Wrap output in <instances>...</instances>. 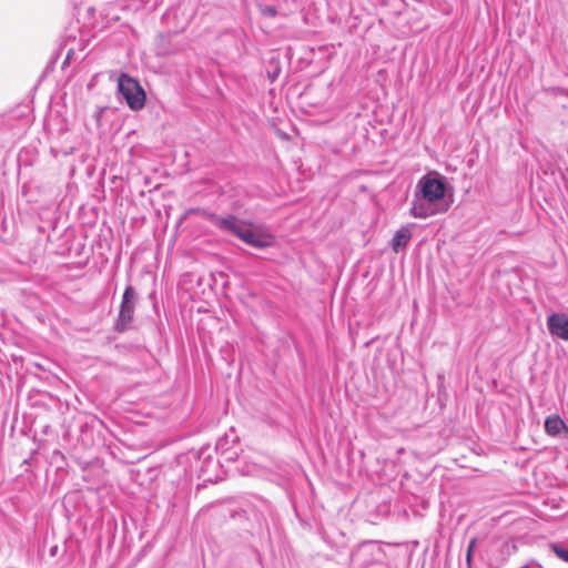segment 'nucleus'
I'll use <instances>...</instances> for the list:
<instances>
[{
  "mask_svg": "<svg viewBox=\"0 0 568 568\" xmlns=\"http://www.w3.org/2000/svg\"><path fill=\"white\" fill-rule=\"evenodd\" d=\"M447 184L438 173L426 174L416 184L409 213L415 219H427L446 213L453 196L446 195Z\"/></svg>",
  "mask_w": 568,
  "mask_h": 568,
  "instance_id": "1",
  "label": "nucleus"
},
{
  "mask_svg": "<svg viewBox=\"0 0 568 568\" xmlns=\"http://www.w3.org/2000/svg\"><path fill=\"white\" fill-rule=\"evenodd\" d=\"M209 220L220 230L234 234L251 246L265 248L271 246L274 242L273 236L262 227L254 226L253 224L239 220L233 215L219 216L211 214Z\"/></svg>",
  "mask_w": 568,
  "mask_h": 568,
  "instance_id": "2",
  "label": "nucleus"
},
{
  "mask_svg": "<svg viewBox=\"0 0 568 568\" xmlns=\"http://www.w3.org/2000/svg\"><path fill=\"white\" fill-rule=\"evenodd\" d=\"M120 94L132 110H140L145 104V92L136 80L128 74H121L118 80Z\"/></svg>",
  "mask_w": 568,
  "mask_h": 568,
  "instance_id": "3",
  "label": "nucleus"
},
{
  "mask_svg": "<svg viewBox=\"0 0 568 568\" xmlns=\"http://www.w3.org/2000/svg\"><path fill=\"white\" fill-rule=\"evenodd\" d=\"M135 300L136 295L133 287L128 286L122 296L119 317L115 324L116 331L123 332L130 326L131 322L133 321Z\"/></svg>",
  "mask_w": 568,
  "mask_h": 568,
  "instance_id": "4",
  "label": "nucleus"
},
{
  "mask_svg": "<svg viewBox=\"0 0 568 568\" xmlns=\"http://www.w3.org/2000/svg\"><path fill=\"white\" fill-rule=\"evenodd\" d=\"M547 326L551 335L568 341V315L556 313L548 317Z\"/></svg>",
  "mask_w": 568,
  "mask_h": 568,
  "instance_id": "5",
  "label": "nucleus"
},
{
  "mask_svg": "<svg viewBox=\"0 0 568 568\" xmlns=\"http://www.w3.org/2000/svg\"><path fill=\"white\" fill-rule=\"evenodd\" d=\"M412 237V227L410 225L402 226L396 231L392 239V248L394 252H399L400 248L405 247Z\"/></svg>",
  "mask_w": 568,
  "mask_h": 568,
  "instance_id": "6",
  "label": "nucleus"
},
{
  "mask_svg": "<svg viewBox=\"0 0 568 568\" xmlns=\"http://www.w3.org/2000/svg\"><path fill=\"white\" fill-rule=\"evenodd\" d=\"M564 429H567V426L558 415H551L546 418L545 430L548 435L556 436Z\"/></svg>",
  "mask_w": 568,
  "mask_h": 568,
  "instance_id": "7",
  "label": "nucleus"
},
{
  "mask_svg": "<svg viewBox=\"0 0 568 568\" xmlns=\"http://www.w3.org/2000/svg\"><path fill=\"white\" fill-rule=\"evenodd\" d=\"M550 548L559 559L568 562V549L562 548L558 544H550Z\"/></svg>",
  "mask_w": 568,
  "mask_h": 568,
  "instance_id": "8",
  "label": "nucleus"
},
{
  "mask_svg": "<svg viewBox=\"0 0 568 568\" xmlns=\"http://www.w3.org/2000/svg\"><path fill=\"white\" fill-rule=\"evenodd\" d=\"M476 544H477V539L476 538L470 539V541L468 544L467 555H466V561H467L468 566H470L471 556H473L474 549L476 547Z\"/></svg>",
  "mask_w": 568,
  "mask_h": 568,
  "instance_id": "9",
  "label": "nucleus"
},
{
  "mask_svg": "<svg viewBox=\"0 0 568 568\" xmlns=\"http://www.w3.org/2000/svg\"><path fill=\"white\" fill-rule=\"evenodd\" d=\"M57 547L51 549V555L53 556L55 554Z\"/></svg>",
  "mask_w": 568,
  "mask_h": 568,
  "instance_id": "10",
  "label": "nucleus"
}]
</instances>
